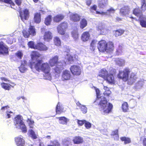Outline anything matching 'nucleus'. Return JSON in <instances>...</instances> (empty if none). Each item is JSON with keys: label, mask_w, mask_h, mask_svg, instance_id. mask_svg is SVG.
Instances as JSON below:
<instances>
[{"label": "nucleus", "mask_w": 146, "mask_h": 146, "mask_svg": "<svg viewBox=\"0 0 146 146\" xmlns=\"http://www.w3.org/2000/svg\"><path fill=\"white\" fill-rule=\"evenodd\" d=\"M85 122V120H77V123L79 125L82 126Z\"/></svg>", "instance_id": "obj_61"}, {"label": "nucleus", "mask_w": 146, "mask_h": 146, "mask_svg": "<svg viewBox=\"0 0 146 146\" xmlns=\"http://www.w3.org/2000/svg\"><path fill=\"white\" fill-rule=\"evenodd\" d=\"M15 140L16 144L18 146H24L25 142L22 136L16 137Z\"/></svg>", "instance_id": "obj_14"}, {"label": "nucleus", "mask_w": 146, "mask_h": 146, "mask_svg": "<svg viewBox=\"0 0 146 146\" xmlns=\"http://www.w3.org/2000/svg\"><path fill=\"white\" fill-rule=\"evenodd\" d=\"M66 64V62L62 61L61 62H58L55 67L53 68L55 72L57 74L60 73L63 69V66Z\"/></svg>", "instance_id": "obj_8"}, {"label": "nucleus", "mask_w": 146, "mask_h": 146, "mask_svg": "<svg viewBox=\"0 0 146 146\" xmlns=\"http://www.w3.org/2000/svg\"><path fill=\"white\" fill-rule=\"evenodd\" d=\"M141 9L143 11H144L146 10V1H143V2H141Z\"/></svg>", "instance_id": "obj_48"}, {"label": "nucleus", "mask_w": 146, "mask_h": 146, "mask_svg": "<svg viewBox=\"0 0 146 146\" xmlns=\"http://www.w3.org/2000/svg\"><path fill=\"white\" fill-rule=\"evenodd\" d=\"M36 49L40 51H46L48 48L45 45L41 43H38L36 45Z\"/></svg>", "instance_id": "obj_20"}, {"label": "nucleus", "mask_w": 146, "mask_h": 146, "mask_svg": "<svg viewBox=\"0 0 146 146\" xmlns=\"http://www.w3.org/2000/svg\"><path fill=\"white\" fill-rule=\"evenodd\" d=\"M87 22L86 20L84 19H82L80 22V27L81 29H83L87 25Z\"/></svg>", "instance_id": "obj_36"}, {"label": "nucleus", "mask_w": 146, "mask_h": 146, "mask_svg": "<svg viewBox=\"0 0 146 146\" xmlns=\"http://www.w3.org/2000/svg\"><path fill=\"white\" fill-rule=\"evenodd\" d=\"M27 122L30 128H33V127L34 123V121L31 119V118H28L27 119Z\"/></svg>", "instance_id": "obj_43"}, {"label": "nucleus", "mask_w": 146, "mask_h": 146, "mask_svg": "<svg viewBox=\"0 0 146 146\" xmlns=\"http://www.w3.org/2000/svg\"><path fill=\"white\" fill-rule=\"evenodd\" d=\"M22 117L19 115L15 118L14 123L17 128L21 129L22 132L26 133L27 131L26 126L24 123Z\"/></svg>", "instance_id": "obj_3"}, {"label": "nucleus", "mask_w": 146, "mask_h": 146, "mask_svg": "<svg viewBox=\"0 0 146 146\" xmlns=\"http://www.w3.org/2000/svg\"><path fill=\"white\" fill-rule=\"evenodd\" d=\"M108 74V72L106 70L104 69H102L99 73V75L98 76V79H99L100 77H101L105 79Z\"/></svg>", "instance_id": "obj_24"}, {"label": "nucleus", "mask_w": 146, "mask_h": 146, "mask_svg": "<svg viewBox=\"0 0 146 146\" xmlns=\"http://www.w3.org/2000/svg\"><path fill=\"white\" fill-rule=\"evenodd\" d=\"M90 36V34L88 32H84L82 34L81 39L83 41L86 42L89 40Z\"/></svg>", "instance_id": "obj_22"}, {"label": "nucleus", "mask_w": 146, "mask_h": 146, "mask_svg": "<svg viewBox=\"0 0 146 146\" xmlns=\"http://www.w3.org/2000/svg\"><path fill=\"white\" fill-rule=\"evenodd\" d=\"M51 21V16L50 15H49L45 19L44 21L45 24L47 25H49L50 24Z\"/></svg>", "instance_id": "obj_41"}, {"label": "nucleus", "mask_w": 146, "mask_h": 146, "mask_svg": "<svg viewBox=\"0 0 146 146\" xmlns=\"http://www.w3.org/2000/svg\"><path fill=\"white\" fill-rule=\"evenodd\" d=\"M107 44L105 51L110 53L113 51L114 49V46L113 42H110L107 43Z\"/></svg>", "instance_id": "obj_17"}, {"label": "nucleus", "mask_w": 146, "mask_h": 146, "mask_svg": "<svg viewBox=\"0 0 146 146\" xmlns=\"http://www.w3.org/2000/svg\"><path fill=\"white\" fill-rule=\"evenodd\" d=\"M54 43L57 46H60L61 44V41L60 39L58 37H54Z\"/></svg>", "instance_id": "obj_44"}, {"label": "nucleus", "mask_w": 146, "mask_h": 146, "mask_svg": "<svg viewBox=\"0 0 146 146\" xmlns=\"http://www.w3.org/2000/svg\"><path fill=\"white\" fill-rule=\"evenodd\" d=\"M58 56H56L51 59L49 62V63L51 66H54L57 63L58 59Z\"/></svg>", "instance_id": "obj_23"}, {"label": "nucleus", "mask_w": 146, "mask_h": 146, "mask_svg": "<svg viewBox=\"0 0 146 146\" xmlns=\"http://www.w3.org/2000/svg\"><path fill=\"white\" fill-rule=\"evenodd\" d=\"M97 41L95 40H93L91 44L90 48L91 50H94L96 47V44Z\"/></svg>", "instance_id": "obj_50"}, {"label": "nucleus", "mask_w": 146, "mask_h": 146, "mask_svg": "<svg viewBox=\"0 0 146 146\" xmlns=\"http://www.w3.org/2000/svg\"><path fill=\"white\" fill-rule=\"evenodd\" d=\"M58 26L65 31L67 27V23L66 22H63L59 25Z\"/></svg>", "instance_id": "obj_45"}, {"label": "nucleus", "mask_w": 146, "mask_h": 146, "mask_svg": "<svg viewBox=\"0 0 146 146\" xmlns=\"http://www.w3.org/2000/svg\"><path fill=\"white\" fill-rule=\"evenodd\" d=\"M130 11V9L128 7L125 6L121 9L120 14L123 16H125L129 14Z\"/></svg>", "instance_id": "obj_18"}, {"label": "nucleus", "mask_w": 146, "mask_h": 146, "mask_svg": "<svg viewBox=\"0 0 146 146\" xmlns=\"http://www.w3.org/2000/svg\"><path fill=\"white\" fill-rule=\"evenodd\" d=\"M48 146H61V145L58 141H55L52 142V144L48 145Z\"/></svg>", "instance_id": "obj_54"}, {"label": "nucleus", "mask_w": 146, "mask_h": 146, "mask_svg": "<svg viewBox=\"0 0 146 146\" xmlns=\"http://www.w3.org/2000/svg\"><path fill=\"white\" fill-rule=\"evenodd\" d=\"M23 34L24 36L26 38H28L30 35L29 31H27L25 30H24L23 31Z\"/></svg>", "instance_id": "obj_55"}, {"label": "nucleus", "mask_w": 146, "mask_h": 146, "mask_svg": "<svg viewBox=\"0 0 146 146\" xmlns=\"http://www.w3.org/2000/svg\"><path fill=\"white\" fill-rule=\"evenodd\" d=\"M137 78L136 74L134 73H132L127 80L128 84L129 85L133 84L137 80Z\"/></svg>", "instance_id": "obj_13"}, {"label": "nucleus", "mask_w": 146, "mask_h": 146, "mask_svg": "<svg viewBox=\"0 0 146 146\" xmlns=\"http://www.w3.org/2000/svg\"><path fill=\"white\" fill-rule=\"evenodd\" d=\"M122 108L123 111L124 112H126L128 110V106L127 102L123 103L122 105Z\"/></svg>", "instance_id": "obj_42"}, {"label": "nucleus", "mask_w": 146, "mask_h": 146, "mask_svg": "<svg viewBox=\"0 0 146 146\" xmlns=\"http://www.w3.org/2000/svg\"><path fill=\"white\" fill-rule=\"evenodd\" d=\"M34 20L35 22L36 23H39L40 21V14L39 13H36L35 14L34 17Z\"/></svg>", "instance_id": "obj_32"}, {"label": "nucleus", "mask_w": 146, "mask_h": 146, "mask_svg": "<svg viewBox=\"0 0 146 146\" xmlns=\"http://www.w3.org/2000/svg\"><path fill=\"white\" fill-rule=\"evenodd\" d=\"M9 106H5L3 107L1 109V110L3 111H4L6 109H7L9 108Z\"/></svg>", "instance_id": "obj_64"}, {"label": "nucleus", "mask_w": 146, "mask_h": 146, "mask_svg": "<svg viewBox=\"0 0 146 146\" xmlns=\"http://www.w3.org/2000/svg\"><path fill=\"white\" fill-rule=\"evenodd\" d=\"M71 141L69 139H65L63 141V144L65 146H68L70 144Z\"/></svg>", "instance_id": "obj_52"}, {"label": "nucleus", "mask_w": 146, "mask_h": 146, "mask_svg": "<svg viewBox=\"0 0 146 146\" xmlns=\"http://www.w3.org/2000/svg\"><path fill=\"white\" fill-rule=\"evenodd\" d=\"M97 98H99L101 99L99 103L100 106L99 109L104 114L109 113L111 111L112 108V104L109 103L107 104V102L106 98L104 97H99L100 96V91L99 89H96V90Z\"/></svg>", "instance_id": "obj_1"}, {"label": "nucleus", "mask_w": 146, "mask_h": 146, "mask_svg": "<svg viewBox=\"0 0 146 146\" xmlns=\"http://www.w3.org/2000/svg\"><path fill=\"white\" fill-rule=\"evenodd\" d=\"M20 17L21 20L24 21L25 20H27L29 16V10L25 9L23 11L20 12Z\"/></svg>", "instance_id": "obj_9"}, {"label": "nucleus", "mask_w": 146, "mask_h": 146, "mask_svg": "<svg viewBox=\"0 0 146 146\" xmlns=\"http://www.w3.org/2000/svg\"><path fill=\"white\" fill-rule=\"evenodd\" d=\"M6 114L7 117V116H6V118H9L12 115L11 114H13V113L10 111H6Z\"/></svg>", "instance_id": "obj_60"}, {"label": "nucleus", "mask_w": 146, "mask_h": 146, "mask_svg": "<svg viewBox=\"0 0 146 146\" xmlns=\"http://www.w3.org/2000/svg\"><path fill=\"white\" fill-rule=\"evenodd\" d=\"M1 86L2 88L5 90H8L10 89L11 86L12 87H13V86H11L10 84L5 83L4 82H3L1 84Z\"/></svg>", "instance_id": "obj_35"}, {"label": "nucleus", "mask_w": 146, "mask_h": 146, "mask_svg": "<svg viewBox=\"0 0 146 146\" xmlns=\"http://www.w3.org/2000/svg\"><path fill=\"white\" fill-rule=\"evenodd\" d=\"M33 66L38 72L41 71L44 73H48L50 71V68L48 64L47 63H43L42 60L36 61Z\"/></svg>", "instance_id": "obj_2"}, {"label": "nucleus", "mask_w": 146, "mask_h": 146, "mask_svg": "<svg viewBox=\"0 0 146 146\" xmlns=\"http://www.w3.org/2000/svg\"><path fill=\"white\" fill-rule=\"evenodd\" d=\"M26 61L24 62L25 64H22L19 68V70L21 72H24L27 70L26 65H25Z\"/></svg>", "instance_id": "obj_39"}, {"label": "nucleus", "mask_w": 146, "mask_h": 146, "mask_svg": "<svg viewBox=\"0 0 146 146\" xmlns=\"http://www.w3.org/2000/svg\"><path fill=\"white\" fill-rule=\"evenodd\" d=\"M45 73L44 75V79H45L48 80H51V77L50 72L48 73Z\"/></svg>", "instance_id": "obj_51"}, {"label": "nucleus", "mask_w": 146, "mask_h": 146, "mask_svg": "<svg viewBox=\"0 0 146 146\" xmlns=\"http://www.w3.org/2000/svg\"><path fill=\"white\" fill-rule=\"evenodd\" d=\"M52 33L50 31H48L45 33L44 38L45 41H49L52 39Z\"/></svg>", "instance_id": "obj_21"}, {"label": "nucleus", "mask_w": 146, "mask_h": 146, "mask_svg": "<svg viewBox=\"0 0 146 146\" xmlns=\"http://www.w3.org/2000/svg\"><path fill=\"white\" fill-rule=\"evenodd\" d=\"M64 16L62 14H59L54 17V21L56 22H58L62 20Z\"/></svg>", "instance_id": "obj_31"}, {"label": "nucleus", "mask_w": 146, "mask_h": 146, "mask_svg": "<svg viewBox=\"0 0 146 146\" xmlns=\"http://www.w3.org/2000/svg\"><path fill=\"white\" fill-rule=\"evenodd\" d=\"M117 52L118 54H121L122 52V47L121 46H119L117 50Z\"/></svg>", "instance_id": "obj_58"}, {"label": "nucleus", "mask_w": 146, "mask_h": 146, "mask_svg": "<svg viewBox=\"0 0 146 146\" xmlns=\"http://www.w3.org/2000/svg\"><path fill=\"white\" fill-rule=\"evenodd\" d=\"M31 56L32 61L31 63L30 67L32 69L33 66L35 65V64L36 63V61L40 60L38 58L40 56V54L37 51H33L31 52Z\"/></svg>", "instance_id": "obj_7"}, {"label": "nucleus", "mask_w": 146, "mask_h": 146, "mask_svg": "<svg viewBox=\"0 0 146 146\" xmlns=\"http://www.w3.org/2000/svg\"><path fill=\"white\" fill-rule=\"evenodd\" d=\"M69 50H67V51H65L64 55L65 56V58L70 63H71V62L73 60V57L70 55L68 52Z\"/></svg>", "instance_id": "obj_26"}, {"label": "nucleus", "mask_w": 146, "mask_h": 146, "mask_svg": "<svg viewBox=\"0 0 146 146\" xmlns=\"http://www.w3.org/2000/svg\"><path fill=\"white\" fill-rule=\"evenodd\" d=\"M70 77V73L69 71L65 70L63 71L62 76V80H68Z\"/></svg>", "instance_id": "obj_16"}, {"label": "nucleus", "mask_w": 146, "mask_h": 146, "mask_svg": "<svg viewBox=\"0 0 146 146\" xmlns=\"http://www.w3.org/2000/svg\"><path fill=\"white\" fill-rule=\"evenodd\" d=\"M134 14L139 17V20L141 25L143 27H146V18L142 14V12L139 8H136L133 11Z\"/></svg>", "instance_id": "obj_4"}, {"label": "nucleus", "mask_w": 146, "mask_h": 146, "mask_svg": "<svg viewBox=\"0 0 146 146\" xmlns=\"http://www.w3.org/2000/svg\"><path fill=\"white\" fill-rule=\"evenodd\" d=\"M107 43L105 40H102L99 41L98 46L99 50L101 52H104L106 49Z\"/></svg>", "instance_id": "obj_12"}, {"label": "nucleus", "mask_w": 146, "mask_h": 146, "mask_svg": "<svg viewBox=\"0 0 146 146\" xmlns=\"http://www.w3.org/2000/svg\"><path fill=\"white\" fill-rule=\"evenodd\" d=\"M29 31L30 35L32 36H35L36 34L35 30L33 26L31 25L29 27Z\"/></svg>", "instance_id": "obj_37"}, {"label": "nucleus", "mask_w": 146, "mask_h": 146, "mask_svg": "<svg viewBox=\"0 0 146 146\" xmlns=\"http://www.w3.org/2000/svg\"><path fill=\"white\" fill-rule=\"evenodd\" d=\"M28 45L31 48L36 49V45H35L34 42L33 41H30L28 42Z\"/></svg>", "instance_id": "obj_49"}, {"label": "nucleus", "mask_w": 146, "mask_h": 146, "mask_svg": "<svg viewBox=\"0 0 146 146\" xmlns=\"http://www.w3.org/2000/svg\"><path fill=\"white\" fill-rule=\"evenodd\" d=\"M70 70L72 73L74 75H80L81 74V70L78 66H72L70 68Z\"/></svg>", "instance_id": "obj_11"}, {"label": "nucleus", "mask_w": 146, "mask_h": 146, "mask_svg": "<svg viewBox=\"0 0 146 146\" xmlns=\"http://www.w3.org/2000/svg\"><path fill=\"white\" fill-rule=\"evenodd\" d=\"M8 48L4 43L0 42V54L3 55H6L8 54Z\"/></svg>", "instance_id": "obj_10"}, {"label": "nucleus", "mask_w": 146, "mask_h": 146, "mask_svg": "<svg viewBox=\"0 0 146 146\" xmlns=\"http://www.w3.org/2000/svg\"><path fill=\"white\" fill-rule=\"evenodd\" d=\"M63 110L64 108L62 106V105L60 102H58L56 108V113L60 114L61 113L63 112Z\"/></svg>", "instance_id": "obj_27"}, {"label": "nucleus", "mask_w": 146, "mask_h": 146, "mask_svg": "<svg viewBox=\"0 0 146 146\" xmlns=\"http://www.w3.org/2000/svg\"><path fill=\"white\" fill-rule=\"evenodd\" d=\"M59 119V123L63 125H66L67 123L69 120L64 117H57Z\"/></svg>", "instance_id": "obj_29"}, {"label": "nucleus", "mask_w": 146, "mask_h": 146, "mask_svg": "<svg viewBox=\"0 0 146 146\" xmlns=\"http://www.w3.org/2000/svg\"><path fill=\"white\" fill-rule=\"evenodd\" d=\"M19 58L21 59L23 56V54L20 51H18L15 54Z\"/></svg>", "instance_id": "obj_57"}, {"label": "nucleus", "mask_w": 146, "mask_h": 146, "mask_svg": "<svg viewBox=\"0 0 146 146\" xmlns=\"http://www.w3.org/2000/svg\"><path fill=\"white\" fill-rule=\"evenodd\" d=\"M105 80H106L109 83H113L114 81V78L113 74H108Z\"/></svg>", "instance_id": "obj_25"}, {"label": "nucleus", "mask_w": 146, "mask_h": 146, "mask_svg": "<svg viewBox=\"0 0 146 146\" xmlns=\"http://www.w3.org/2000/svg\"><path fill=\"white\" fill-rule=\"evenodd\" d=\"M111 92L110 90L105 91L104 93V96H109L111 94Z\"/></svg>", "instance_id": "obj_63"}, {"label": "nucleus", "mask_w": 146, "mask_h": 146, "mask_svg": "<svg viewBox=\"0 0 146 146\" xmlns=\"http://www.w3.org/2000/svg\"><path fill=\"white\" fill-rule=\"evenodd\" d=\"M29 133L31 135V137L35 139L36 138V137L35 134V132L32 129H31L29 130Z\"/></svg>", "instance_id": "obj_56"}, {"label": "nucleus", "mask_w": 146, "mask_h": 146, "mask_svg": "<svg viewBox=\"0 0 146 146\" xmlns=\"http://www.w3.org/2000/svg\"><path fill=\"white\" fill-rule=\"evenodd\" d=\"M111 135L115 140H118L119 139L118 130L117 129L115 131H113L111 134Z\"/></svg>", "instance_id": "obj_33"}, {"label": "nucleus", "mask_w": 146, "mask_h": 146, "mask_svg": "<svg viewBox=\"0 0 146 146\" xmlns=\"http://www.w3.org/2000/svg\"><path fill=\"white\" fill-rule=\"evenodd\" d=\"M80 16L77 13H72L70 16V20L74 22H77L80 21Z\"/></svg>", "instance_id": "obj_19"}, {"label": "nucleus", "mask_w": 146, "mask_h": 146, "mask_svg": "<svg viewBox=\"0 0 146 146\" xmlns=\"http://www.w3.org/2000/svg\"><path fill=\"white\" fill-rule=\"evenodd\" d=\"M57 29L58 31L60 34L62 35L65 34V31L60 28V27L58 26Z\"/></svg>", "instance_id": "obj_53"}, {"label": "nucleus", "mask_w": 146, "mask_h": 146, "mask_svg": "<svg viewBox=\"0 0 146 146\" xmlns=\"http://www.w3.org/2000/svg\"><path fill=\"white\" fill-rule=\"evenodd\" d=\"M76 104L78 106L80 105L81 106V110L83 113H86L87 109L86 107L85 106L81 105L79 102L77 103Z\"/></svg>", "instance_id": "obj_46"}, {"label": "nucleus", "mask_w": 146, "mask_h": 146, "mask_svg": "<svg viewBox=\"0 0 146 146\" xmlns=\"http://www.w3.org/2000/svg\"><path fill=\"white\" fill-rule=\"evenodd\" d=\"M85 126L87 129H88L91 127V125L90 122H89L86 121H85Z\"/></svg>", "instance_id": "obj_59"}, {"label": "nucleus", "mask_w": 146, "mask_h": 146, "mask_svg": "<svg viewBox=\"0 0 146 146\" xmlns=\"http://www.w3.org/2000/svg\"><path fill=\"white\" fill-rule=\"evenodd\" d=\"M120 139L122 141L124 142V143L125 144L130 143L131 142L130 139L128 137H122L120 138Z\"/></svg>", "instance_id": "obj_40"}, {"label": "nucleus", "mask_w": 146, "mask_h": 146, "mask_svg": "<svg viewBox=\"0 0 146 146\" xmlns=\"http://www.w3.org/2000/svg\"><path fill=\"white\" fill-rule=\"evenodd\" d=\"M0 1H4L5 3H9V4H11L12 5H13L14 4V3L11 0H0Z\"/></svg>", "instance_id": "obj_62"}, {"label": "nucleus", "mask_w": 146, "mask_h": 146, "mask_svg": "<svg viewBox=\"0 0 146 146\" xmlns=\"http://www.w3.org/2000/svg\"><path fill=\"white\" fill-rule=\"evenodd\" d=\"M97 6L96 5H94L91 7L90 11L93 13H96L97 14H100L102 15H110L111 13H114L115 10L112 8H111L109 9L106 12H101L96 11Z\"/></svg>", "instance_id": "obj_6"}, {"label": "nucleus", "mask_w": 146, "mask_h": 146, "mask_svg": "<svg viewBox=\"0 0 146 146\" xmlns=\"http://www.w3.org/2000/svg\"><path fill=\"white\" fill-rule=\"evenodd\" d=\"M130 72L129 69L127 68H125L123 71H119L118 74V77L122 79L124 81H127L129 78V74Z\"/></svg>", "instance_id": "obj_5"}, {"label": "nucleus", "mask_w": 146, "mask_h": 146, "mask_svg": "<svg viewBox=\"0 0 146 146\" xmlns=\"http://www.w3.org/2000/svg\"><path fill=\"white\" fill-rule=\"evenodd\" d=\"M144 84L143 80L140 79L135 84V88L136 89H140L143 87Z\"/></svg>", "instance_id": "obj_28"}, {"label": "nucleus", "mask_w": 146, "mask_h": 146, "mask_svg": "<svg viewBox=\"0 0 146 146\" xmlns=\"http://www.w3.org/2000/svg\"><path fill=\"white\" fill-rule=\"evenodd\" d=\"M72 35L75 40H76L78 38V35L77 29L74 30L72 32Z\"/></svg>", "instance_id": "obj_38"}, {"label": "nucleus", "mask_w": 146, "mask_h": 146, "mask_svg": "<svg viewBox=\"0 0 146 146\" xmlns=\"http://www.w3.org/2000/svg\"><path fill=\"white\" fill-rule=\"evenodd\" d=\"M108 5V0H98V7L100 8L104 9Z\"/></svg>", "instance_id": "obj_15"}, {"label": "nucleus", "mask_w": 146, "mask_h": 146, "mask_svg": "<svg viewBox=\"0 0 146 146\" xmlns=\"http://www.w3.org/2000/svg\"><path fill=\"white\" fill-rule=\"evenodd\" d=\"M73 141L74 144H78L82 143L83 140L82 137L78 136L75 137Z\"/></svg>", "instance_id": "obj_30"}, {"label": "nucleus", "mask_w": 146, "mask_h": 146, "mask_svg": "<svg viewBox=\"0 0 146 146\" xmlns=\"http://www.w3.org/2000/svg\"><path fill=\"white\" fill-rule=\"evenodd\" d=\"M116 64L119 66H124L125 63V60L121 58L117 59L116 60Z\"/></svg>", "instance_id": "obj_34"}, {"label": "nucleus", "mask_w": 146, "mask_h": 146, "mask_svg": "<svg viewBox=\"0 0 146 146\" xmlns=\"http://www.w3.org/2000/svg\"><path fill=\"white\" fill-rule=\"evenodd\" d=\"M124 32V31L122 29H119L116 31L115 33V36H119L123 34Z\"/></svg>", "instance_id": "obj_47"}]
</instances>
